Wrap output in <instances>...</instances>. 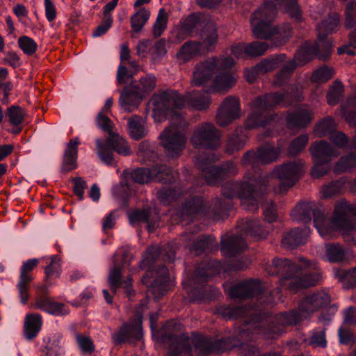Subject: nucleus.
Masks as SVG:
<instances>
[{"instance_id":"nucleus-1","label":"nucleus","mask_w":356,"mask_h":356,"mask_svg":"<svg viewBox=\"0 0 356 356\" xmlns=\"http://www.w3.org/2000/svg\"><path fill=\"white\" fill-rule=\"evenodd\" d=\"M303 172L301 162H291L276 167L268 175L261 176L259 173L245 177L247 181L243 183H227L222 186V193L227 198L238 197L245 209L254 211L258 209V201L263 195V188L270 184L279 182L280 186L275 188L276 193L286 192L293 186Z\"/></svg>"},{"instance_id":"nucleus-2","label":"nucleus","mask_w":356,"mask_h":356,"mask_svg":"<svg viewBox=\"0 0 356 356\" xmlns=\"http://www.w3.org/2000/svg\"><path fill=\"white\" fill-rule=\"evenodd\" d=\"M314 207L312 202L299 203L293 210L292 217L297 221L307 223L311 221L312 213L314 226L322 237L331 238L334 236L335 232L340 231L344 235V238L349 240L348 234H345L356 229V206L344 200H339L335 204L331 219H327L321 211Z\"/></svg>"},{"instance_id":"nucleus-3","label":"nucleus","mask_w":356,"mask_h":356,"mask_svg":"<svg viewBox=\"0 0 356 356\" xmlns=\"http://www.w3.org/2000/svg\"><path fill=\"white\" fill-rule=\"evenodd\" d=\"M277 6L284 7L292 18L300 21L301 13L296 0H266L252 14L250 24L255 38L273 40L275 45L280 46L285 44L291 37L292 29L289 24L279 27L272 26Z\"/></svg>"},{"instance_id":"nucleus-4","label":"nucleus","mask_w":356,"mask_h":356,"mask_svg":"<svg viewBox=\"0 0 356 356\" xmlns=\"http://www.w3.org/2000/svg\"><path fill=\"white\" fill-rule=\"evenodd\" d=\"M234 60L229 56L209 58L197 63L191 83L193 86H207L212 92H226L236 83V77L231 70Z\"/></svg>"},{"instance_id":"nucleus-5","label":"nucleus","mask_w":356,"mask_h":356,"mask_svg":"<svg viewBox=\"0 0 356 356\" xmlns=\"http://www.w3.org/2000/svg\"><path fill=\"white\" fill-rule=\"evenodd\" d=\"M298 266L288 259H275L266 266V272L271 275L280 276L282 285L295 292L302 288L316 285L321 275L316 264H311L305 259H300Z\"/></svg>"},{"instance_id":"nucleus-6","label":"nucleus","mask_w":356,"mask_h":356,"mask_svg":"<svg viewBox=\"0 0 356 356\" xmlns=\"http://www.w3.org/2000/svg\"><path fill=\"white\" fill-rule=\"evenodd\" d=\"M149 103L152 105V117L157 122L164 121L170 114H178V110L186 105L197 110L209 107L211 98L209 94L197 90L188 92L185 96L174 90L155 93Z\"/></svg>"},{"instance_id":"nucleus-7","label":"nucleus","mask_w":356,"mask_h":356,"mask_svg":"<svg viewBox=\"0 0 356 356\" xmlns=\"http://www.w3.org/2000/svg\"><path fill=\"white\" fill-rule=\"evenodd\" d=\"M289 98L288 93L282 92L268 93L256 97L251 103V113L246 120V128L254 129L270 123L274 118L271 110L280 104L287 106Z\"/></svg>"},{"instance_id":"nucleus-8","label":"nucleus","mask_w":356,"mask_h":356,"mask_svg":"<svg viewBox=\"0 0 356 356\" xmlns=\"http://www.w3.org/2000/svg\"><path fill=\"white\" fill-rule=\"evenodd\" d=\"M170 115H172L170 124L161 133L160 143L168 156H179L186 147L188 124L181 115L178 114H170Z\"/></svg>"},{"instance_id":"nucleus-9","label":"nucleus","mask_w":356,"mask_h":356,"mask_svg":"<svg viewBox=\"0 0 356 356\" xmlns=\"http://www.w3.org/2000/svg\"><path fill=\"white\" fill-rule=\"evenodd\" d=\"M318 46L316 42H306L296 54L293 60L288 62L275 75L272 84L274 87H281L286 84L297 66H302L312 60L315 56L327 59L332 52V45H326L325 55L318 54Z\"/></svg>"},{"instance_id":"nucleus-10","label":"nucleus","mask_w":356,"mask_h":356,"mask_svg":"<svg viewBox=\"0 0 356 356\" xmlns=\"http://www.w3.org/2000/svg\"><path fill=\"white\" fill-rule=\"evenodd\" d=\"M257 310L254 307H227L223 308L220 313L223 317L229 320L250 316V318L245 321V325L248 327L246 330L243 329L238 333V337L245 339L249 338L250 331L252 334L266 333L263 327L264 317L260 313H255Z\"/></svg>"},{"instance_id":"nucleus-11","label":"nucleus","mask_w":356,"mask_h":356,"mask_svg":"<svg viewBox=\"0 0 356 356\" xmlns=\"http://www.w3.org/2000/svg\"><path fill=\"white\" fill-rule=\"evenodd\" d=\"M330 302V297L325 291H318L308 296L300 305L299 314L293 311L289 313L282 314L279 317V321L283 325L296 324L300 320V315L304 316V313L312 314L321 308L327 306Z\"/></svg>"},{"instance_id":"nucleus-12","label":"nucleus","mask_w":356,"mask_h":356,"mask_svg":"<svg viewBox=\"0 0 356 356\" xmlns=\"http://www.w3.org/2000/svg\"><path fill=\"white\" fill-rule=\"evenodd\" d=\"M217 159L218 158L213 154L200 155L195 158V165L201 170L209 185H216L227 175L236 172V167L232 162L227 163L221 167L212 165L211 163Z\"/></svg>"},{"instance_id":"nucleus-13","label":"nucleus","mask_w":356,"mask_h":356,"mask_svg":"<svg viewBox=\"0 0 356 356\" xmlns=\"http://www.w3.org/2000/svg\"><path fill=\"white\" fill-rule=\"evenodd\" d=\"M309 152L314 163L311 171L314 178L325 175L330 170L328 163L331 159L339 155L337 149L330 147V144L325 140L313 143L309 147Z\"/></svg>"},{"instance_id":"nucleus-14","label":"nucleus","mask_w":356,"mask_h":356,"mask_svg":"<svg viewBox=\"0 0 356 356\" xmlns=\"http://www.w3.org/2000/svg\"><path fill=\"white\" fill-rule=\"evenodd\" d=\"M178 176L177 171H172L165 165H160L149 168H138L131 172V178L139 184L148 183L152 180L172 182Z\"/></svg>"},{"instance_id":"nucleus-15","label":"nucleus","mask_w":356,"mask_h":356,"mask_svg":"<svg viewBox=\"0 0 356 356\" xmlns=\"http://www.w3.org/2000/svg\"><path fill=\"white\" fill-rule=\"evenodd\" d=\"M220 131L213 124L206 122L200 124L194 129L190 140L195 148L200 147L216 148L220 144Z\"/></svg>"},{"instance_id":"nucleus-16","label":"nucleus","mask_w":356,"mask_h":356,"mask_svg":"<svg viewBox=\"0 0 356 356\" xmlns=\"http://www.w3.org/2000/svg\"><path fill=\"white\" fill-rule=\"evenodd\" d=\"M39 264L36 258L28 259L22 263L19 269V280L17 288L19 291L21 302L26 304L30 298V286L34 277L33 271Z\"/></svg>"},{"instance_id":"nucleus-17","label":"nucleus","mask_w":356,"mask_h":356,"mask_svg":"<svg viewBox=\"0 0 356 356\" xmlns=\"http://www.w3.org/2000/svg\"><path fill=\"white\" fill-rule=\"evenodd\" d=\"M241 116L240 100L238 97L229 96L221 103L216 114V122L225 127Z\"/></svg>"},{"instance_id":"nucleus-18","label":"nucleus","mask_w":356,"mask_h":356,"mask_svg":"<svg viewBox=\"0 0 356 356\" xmlns=\"http://www.w3.org/2000/svg\"><path fill=\"white\" fill-rule=\"evenodd\" d=\"M280 149L274 148L270 144L260 147L257 152L250 151L243 156L244 165H250L253 170L257 169L260 164H267L276 161Z\"/></svg>"},{"instance_id":"nucleus-19","label":"nucleus","mask_w":356,"mask_h":356,"mask_svg":"<svg viewBox=\"0 0 356 356\" xmlns=\"http://www.w3.org/2000/svg\"><path fill=\"white\" fill-rule=\"evenodd\" d=\"M142 333V314L136 312L131 324L124 323L120 330L113 335L114 341L117 343H122L131 340H140Z\"/></svg>"},{"instance_id":"nucleus-20","label":"nucleus","mask_w":356,"mask_h":356,"mask_svg":"<svg viewBox=\"0 0 356 356\" xmlns=\"http://www.w3.org/2000/svg\"><path fill=\"white\" fill-rule=\"evenodd\" d=\"M154 274L153 271H148L142 278L143 284L149 287L150 293L154 295L156 298H159L161 296H163L168 291V271L165 266L161 267L158 272H156V277L152 282L149 279L150 275Z\"/></svg>"},{"instance_id":"nucleus-21","label":"nucleus","mask_w":356,"mask_h":356,"mask_svg":"<svg viewBox=\"0 0 356 356\" xmlns=\"http://www.w3.org/2000/svg\"><path fill=\"white\" fill-rule=\"evenodd\" d=\"M191 341L194 345L195 350L202 355L211 353H220L232 348L227 344L225 340L212 342L209 338L201 335L194 337Z\"/></svg>"},{"instance_id":"nucleus-22","label":"nucleus","mask_w":356,"mask_h":356,"mask_svg":"<svg viewBox=\"0 0 356 356\" xmlns=\"http://www.w3.org/2000/svg\"><path fill=\"white\" fill-rule=\"evenodd\" d=\"M229 295L233 298H247L259 296L261 299V284L259 280H250L232 286Z\"/></svg>"},{"instance_id":"nucleus-23","label":"nucleus","mask_w":356,"mask_h":356,"mask_svg":"<svg viewBox=\"0 0 356 356\" xmlns=\"http://www.w3.org/2000/svg\"><path fill=\"white\" fill-rule=\"evenodd\" d=\"M118 253L115 255V260L117 261ZM124 263L122 266H120L115 261L114 267L111 270L108 281L109 286L113 293H116L117 290L120 287H123L125 292L129 296H131V286H132V279L131 277H128L126 280H122V268L124 266Z\"/></svg>"},{"instance_id":"nucleus-24","label":"nucleus","mask_w":356,"mask_h":356,"mask_svg":"<svg viewBox=\"0 0 356 356\" xmlns=\"http://www.w3.org/2000/svg\"><path fill=\"white\" fill-rule=\"evenodd\" d=\"M80 144L79 138L70 140L67 144L63 155V160L61 166V172L67 173L77 168L78 146Z\"/></svg>"},{"instance_id":"nucleus-25","label":"nucleus","mask_w":356,"mask_h":356,"mask_svg":"<svg viewBox=\"0 0 356 356\" xmlns=\"http://www.w3.org/2000/svg\"><path fill=\"white\" fill-rule=\"evenodd\" d=\"M142 99V95L137 87L131 85L126 87L122 92L120 97V104L124 110L131 112L138 108Z\"/></svg>"},{"instance_id":"nucleus-26","label":"nucleus","mask_w":356,"mask_h":356,"mask_svg":"<svg viewBox=\"0 0 356 356\" xmlns=\"http://www.w3.org/2000/svg\"><path fill=\"white\" fill-rule=\"evenodd\" d=\"M314 113L306 107L298 108L294 112L288 114L286 123L290 128H304L312 121Z\"/></svg>"},{"instance_id":"nucleus-27","label":"nucleus","mask_w":356,"mask_h":356,"mask_svg":"<svg viewBox=\"0 0 356 356\" xmlns=\"http://www.w3.org/2000/svg\"><path fill=\"white\" fill-rule=\"evenodd\" d=\"M43 325L42 316L38 313L27 314L24 318V335L27 340L36 338Z\"/></svg>"},{"instance_id":"nucleus-28","label":"nucleus","mask_w":356,"mask_h":356,"mask_svg":"<svg viewBox=\"0 0 356 356\" xmlns=\"http://www.w3.org/2000/svg\"><path fill=\"white\" fill-rule=\"evenodd\" d=\"M202 45L196 41L185 42L177 51L176 58L179 64L186 63L202 53Z\"/></svg>"},{"instance_id":"nucleus-29","label":"nucleus","mask_w":356,"mask_h":356,"mask_svg":"<svg viewBox=\"0 0 356 356\" xmlns=\"http://www.w3.org/2000/svg\"><path fill=\"white\" fill-rule=\"evenodd\" d=\"M308 232L307 229L303 230L295 228L286 232L282 240V245L286 249H293L298 246L306 243Z\"/></svg>"},{"instance_id":"nucleus-30","label":"nucleus","mask_w":356,"mask_h":356,"mask_svg":"<svg viewBox=\"0 0 356 356\" xmlns=\"http://www.w3.org/2000/svg\"><path fill=\"white\" fill-rule=\"evenodd\" d=\"M62 334L60 333H51L43 338L42 353L45 356H62L61 351Z\"/></svg>"},{"instance_id":"nucleus-31","label":"nucleus","mask_w":356,"mask_h":356,"mask_svg":"<svg viewBox=\"0 0 356 356\" xmlns=\"http://www.w3.org/2000/svg\"><path fill=\"white\" fill-rule=\"evenodd\" d=\"M221 252L223 254L232 257L245 250L247 245L242 237L229 236L221 241Z\"/></svg>"},{"instance_id":"nucleus-32","label":"nucleus","mask_w":356,"mask_h":356,"mask_svg":"<svg viewBox=\"0 0 356 356\" xmlns=\"http://www.w3.org/2000/svg\"><path fill=\"white\" fill-rule=\"evenodd\" d=\"M206 208L204 200L200 197H195L185 203L181 209V213L184 220L193 219L197 216L204 214Z\"/></svg>"},{"instance_id":"nucleus-33","label":"nucleus","mask_w":356,"mask_h":356,"mask_svg":"<svg viewBox=\"0 0 356 356\" xmlns=\"http://www.w3.org/2000/svg\"><path fill=\"white\" fill-rule=\"evenodd\" d=\"M238 229L242 234L250 236L255 240L264 238L268 235V232L261 229L258 220H241L238 222Z\"/></svg>"},{"instance_id":"nucleus-34","label":"nucleus","mask_w":356,"mask_h":356,"mask_svg":"<svg viewBox=\"0 0 356 356\" xmlns=\"http://www.w3.org/2000/svg\"><path fill=\"white\" fill-rule=\"evenodd\" d=\"M51 299L49 296L48 286L47 285L39 286L36 288L35 296L31 303L30 307L46 312Z\"/></svg>"},{"instance_id":"nucleus-35","label":"nucleus","mask_w":356,"mask_h":356,"mask_svg":"<svg viewBox=\"0 0 356 356\" xmlns=\"http://www.w3.org/2000/svg\"><path fill=\"white\" fill-rule=\"evenodd\" d=\"M191 339L185 336L180 335L174 339L173 343L170 345L168 356H181L184 353L191 351Z\"/></svg>"},{"instance_id":"nucleus-36","label":"nucleus","mask_w":356,"mask_h":356,"mask_svg":"<svg viewBox=\"0 0 356 356\" xmlns=\"http://www.w3.org/2000/svg\"><path fill=\"white\" fill-rule=\"evenodd\" d=\"M339 23V15L337 13L330 15L327 19L322 22L317 28L319 40H323L328 34L332 33L338 26Z\"/></svg>"},{"instance_id":"nucleus-37","label":"nucleus","mask_w":356,"mask_h":356,"mask_svg":"<svg viewBox=\"0 0 356 356\" xmlns=\"http://www.w3.org/2000/svg\"><path fill=\"white\" fill-rule=\"evenodd\" d=\"M151 12L147 8H141L131 17L130 23L131 29L135 32L140 31L150 17Z\"/></svg>"},{"instance_id":"nucleus-38","label":"nucleus","mask_w":356,"mask_h":356,"mask_svg":"<svg viewBox=\"0 0 356 356\" xmlns=\"http://www.w3.org/2000/svg\"><path fill=\"white\" fill-rule=\"evenodd\" d=\"M107 145H109L113 150L120 154L126 156L131 154V149L127 142L119 135L111 134L107 138Z\"/></svg>"},{"instance_id":"nucleus-39","label":"nucleus","mask_w":356,"mask_h":356,"mask_svg":"<svg viewBox=\"0 0 356 356\" xmlns=\"http://www.w3.org/2000/svg\"><path fill=\"white\" fill-rule=\"evenodd\" d=\"M46 263H49L44 268L45 272V281L47 282L51 278H56L59 277L61 270V264L60 262V258L54 255L49 258H45Z\"/></svg>"},{"instance_id":"nucleus-40","label":"nucleus","mask_w":356,"mask_h":356,"mask_svg":"<svg viewBox=\"0 0 356 356\" xmlns=\"http://www.w3.org/2000/svg\"><path fill=\"white\" fill-rule=\"evenodd\" d=\"M336 129V123L331 117H327L321 120L314 128V134L318 137L332 134Z\"/></svg>"},{"instance_id":"nucleus-41","label":"nucleus","mask_w":356,"mask_h":356,"mask_svg":"<svg viewBox=\"0 0 356 356\" xmlns=\"http://www.w3.org/2000/svg\"><path fill=\"white\" fill-rule=\"evenodd\" d=\"M343 118L351 126L356 127V97L348 98L345 104L341 105Z\"/></svg>"},{"instance_id":"nucleus-42","label":"nucleus","mask_w":356,"mask_h":356,"mask_svg":"<svg viewBox=\"0 0 356 356\" xmlns=\"http://www.w3.org/2000/svg\"><path fill=\"white\" fill-rule=\"evenodd\" d=\"M168 22V14L164 8H161L152 27V33L154 37L157 38L163 34L167 28Z\"/></svg>"},{"instance_id":"nucleus-43","label":"nucleus","mask_w":356,"mask_h":356,"mask_svg":"<svg viewBox=\"0 0 356 356\" xmlns=\"http://www.w3.org/2000/svg\"><path fill=\"white\" fill-rule=\"evenodd\" d=\"M128 130L132 138L139 140L146 134L144 127L140 123V119L134 116L128 120Z\"/></svg>"},{"instance_id":"nucleus-44","label":"nucleus","mask_w":356,"mask_h":356,"mask_svg":"<svg viewBox=\"0 0 356 356\" xmlns=\"http://www.w3.org/2000/svg\"><path fill=\"white\" fill-rule=\"evenodd\" d=\"M334 72L332 67L327 66L321 67L316 70L312 74L310 81L315 83H322L330 80L334 75Z\"/></svg>"},{"instance_id":"nucleus-45","label":"nucleus","mask_w":356,"mask_h":356,"mask_svg":"<svg viewBox=\"0 0 356 356\" xmlns=\"http://www.w3.org/2000/svg\"><path fill=\"white\" fill-rule=\"evenodd\" d=\"M97 154L100 159L108 165H111L113 163V157L111 150L112 147L107 145V140L105 143L102 140H97Z\"/></svg>"},{"instance_id":"nucleus-46","label":"nucleus","mask_w":356,"mask_h":356,"mask_svg":"<svg viewBox=\"0 0 356 356\" xmlns=\"http://www.w3.org/2000/svg\"><path fill=\"white\" fill-rule=\"evenodd\" d=\"M220 263L216 261H212L207 266L203 267L202 269L200 267L196 270V277L198 280L206 281L209 277H212L216 274L220 273Z\"/></svg>"},{"instance_id":"nucleus-47","label":"nucleus","mask_w":356,"mask_h":356,"mask_svg":"<svg viewBox=\"0 0 356 356\" xmlns=\"http://www.w3.org/2000/svg\"><path fill=\"white\" fill-rule=\"evenodd\" d=\"M343 93V86L340 81H334L330 88L327 95V104L331 106L336 105Z\"/></svg>"},{"instance_id":"nucleus-48","label":"nucleus","mask_w":356,"mask_h":356,"mask_svg":"<svg viewBox=\"0 0 356 356\" xmlns=\"http://www.w3.org/2000/svg\"><path fill=\"white\" fill-rule=\"evenodd\" d=\"M213 244H216L214 238L211 236H202L193 245H189V249L190 251L195 252V254L197 255L200 252L211 248Z\"/></svg>"},{"instance_id":"nucleus-49","label":"nucleus","mask_w":356,"mask_h":356,"mask_svg":"<svg viewBox=\"0 0 356 356\" xmlns=\"http://www.w3.org/2000/svg\"><path fill=\"white\" fill-rule=\"evenodd\" d=\"M355 166H356V156L350 154L348 156H342L336 164L334 170L339 174Z\"/></svg>"},{"instance_id":"nucleus-50","label":"nucleus","mask_w":356,"mask_h":356,"mask_svg":"<svg viewBox=\"0 0 356 356\" xmlns=\"http://www.w3.org/2000/svg\"><path fill=\"white\" fill-rule=\"evenodd\" d=\"M326 256L330 261H341L344 257V251L338 244H327L326 245Z\"/></svg>"},{"instance_id":"nucleus-51","label":"nucleus","mask_w":356,"mask_h":356,"mask_svg":"<svg viewBox=\"0 0 356 356\" xmlns=\"http://www.w3.org/2000/svg\"><path fill=\"white\" fill-rule=\"evenodd\" d=\"M156 79L152 74H149L140 80L139 86H136L140 94L149 93L156 87Z\"/></svg>"},{"instance_id":"nucleus-52","label":"nucleus","mask_w":356,"mask_h":356,"mask_svg":"<svg viewBox=\"0 0 356 356\" xmlns=\"http://www.w3.org/2000/svg\"><path fill=\"white\" fill-rule=\"evenodd\" d=\"M248 57H256L263 55L268 48L266 42H253L247 44Z\"/></svg>"},{"instance_id":"nucleus-53","label":"nucleus","mask_w":356,"mask_h":356,"mask_svg":"<svg viewBox=\"0 0 356 356\" xmlns=\"http://www.w3.org/2000/svg\"><path fill=\"white\" fill-rule=\"evenodd\" d=\"M18 44L23 52L27 55L33 54L38 47L36 42L28 36L20 37L18 39Z\"/></svg>"},{"instance_id":"nucleus-54","label":"nucleus","mask_w":356,"mask_h":356,"mask_svg":"<svg viewBox=\"0 0 356 356\" xmlns=\"http://www.w3.org/2000/svg\"><path fill=\"white\" fill-rule=\"evenodd\" d=\"M76 339L83 353L92 354L95 351V347L90 337L78 334L76 335Z\"/></svg>"},{"instance_id":"nucleus-55","label":"nucleus","mask_w":356,"mask_h":356,"mask_svg":"<svg viewBox=\"0 0 356 356\" xmlns=\"http://www.w3.org/2000/svg\"><path fill=\"white\" fill-rule=\"evenodd\" d=\"M282 56L266 59L257 65V68L261 74L267 73L274 70L279 67Z\"/></svg>"},{"instance_id":"nucleus-56","label":"nucleus","mask_w":356,"mask_h":356,"mask_svg":"<svg viewBox=\"0 0 356 356\" xmlns=\"http://www.w3.org/2000/svg\"><path fill=\"white\" fill-rule=\"evenodd\" d=\"M8 117L13 125H19L23 122L24 112L19 106H11L8 109Z\"/></svg>"},{"instance_id":"nucleus-57","label":"nucleus","mask_w":356,"mask_h":356,"mask_svg":"<svg viewBox=\"0 0 356 356\" xmlns=\"http://www.w3.org/2000/svg\"><path fill=\"white\" fill-rule=\"evenodd\" d=\"M309 137L307 135H302L295 139L289 147V154L296 155L300 152L308 143Z\"/></svg>"},{"instance_id":"nucleus-58","label":"nucleus","mask_w":356,"mask_h":356,"mask_svg":"<svg viewBox=\"0 0 356 356\" xmlns=\"http://www.w3.org/2000/svg\"><path fill=\"white\" fill-rule=\"evenodd\" d=\"M69 311V307L66 305L56 302L52 298L45 312L54 316H62L67 314Z\"/></svg>"},{"instance_id":"nucleus-59","label":"nucleus","mask_w":356,"mask_h":356,"mask_svg":"<svg viewBox=\"0 0 356 356\" xmlns=\"http://www.w3.org/2000/svg\"><path fill=\"white\" fill-rule=\"evenodd\" d=\"M330 140L335 145V147H332L330 145V147L335 148L339 154L340 152L338 149L344 148L348 143V138L343 133L339 131H334L330 135Z\"/></svg>"},{"instance_id":"nucleus-60","label":"nucleus","mask_w":356,"mask_h":356,"mask_svg":"<svg viewBox=\"0 0 356 356\" xmlns=\"http://www.w3.org/2000/svg\"><path fill=\"white\" fill-rule=\"evenodd\" d=\"M343 183L337 181L332 182L328 185H325L321 190V193L324 197H330L337 193H339L342 191Z\"/></svg>"},{"instance_id":"nucleus-61","label":"nucleus","mask_w":356,"mask_h":356,"mask_svg":"<svg viewBox=\"0 0 356 356\" xmlns=\"http://www.w3.org/2000/svg\"><path fill=\"white\" fill-rule=\"evenodd\" d=\"M113 17H103L102 23L97 26L92 32L93 37H99L104 35L111 27Z\"/></svg>"},{"instance_id":"nucleus-62","label":"nucleus","mask_w":356,"mask_h":356,"mask_svg":"<svg viewBox=\"0 0 356 356\" xmlns=\"http://www.w3.org/2000/svg\"><path fill=\"white\" fill-rule=\"evenodd\" d=\"M345 24L348 28L356 25V3L352 2L347 6Z\"/></svg>"},{"instance_id":"nucleus-63","label":"nucleus","mask_w":356,"mask_h":356,"mask_svg":"<svg viewBox=\"0 0 356 356\" xmlns=\"http://www.w3.org/2000/svg\"><path fill=\"white\" fill-rule=\"evenodd\" d=\"M73 183V191L79 200L83 198L84 190L87 187L86 182L79 177L72 178Z\"/></svg>"},{"instance_id":"nucleus-64","label":"nucleus","mask_w":356,"mask_h":356,"mask_svg":"<svg viewBox=\"0 0 356 356\" xmlns=\"http://www.w3.org/2000/svg\"><path fill=\"white\" fill-rule=\"evenodd\" d=\"M339 279L347 288L352 287L356 284V268L343 272Z\"/></svg>"}]
</instances>
